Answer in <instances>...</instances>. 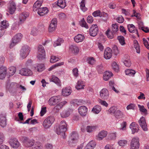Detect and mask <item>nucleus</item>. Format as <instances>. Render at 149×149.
<instances>
[{
	"mask_svg": "<svg viewBox=\"0 0 149 149\" xmlns=\"http://www.w3.org/2000/svg\"><path fill=\"white\" fill-rule=\"evenodd\" d=\"M67 129V125L65 121L61 122L59 127L56 130V133L58 135L61 134L62 136L65 135V132Z\"/></svg>",
	"mask_w": 149,
	"mask_h": 149,
	"instance_id": "f257e3e1",
	"label": "nucleus"
},
{
	"mask_svg": "<svg viewBox=\"0 0 149 149\" xmlns=\"http://www.w3.org/2000/svg\"><path fill=\"white\" fill-rule=\"evenodd\" d=\"M78 135L75 132H73L71 134L70 139L68 141V144L71 146H75L78 141Z\"/></svg>",
	"mask_w": 149,
	"mask_h": 149,
	"instance_id": "f03ea898",
	"label": "nucleus"
},
{
	"mask_svg": "<svg viewBox=\"0 0 149 149\" xmlns=\"http://www.w3.org/2000/svg\"><path fill=\"white\" fill-rule=\"evenodd\" d=\"M30 51V48L27 45L23 46L20 51V56L21 59L25 58Z\"/></svg>",
	"mask_w": 149,
	"mask_h": 149,
	"instance_id": "7ed1b4c3",
	"label": "nucleus"
},
{
	"mask_svg": "<svg viewBox=\"0 0 149 149\" xmlns=\"http://www.w3.org/2000/svg\"><path fill=\"white\" fill-rule=\"evenodd\" d=\"M22 35L20 33H19L15 35L13 38L12 41L10 45V48H13L19 42L22 38Z\"/></svg>",
	"mask_w": 149,
	"mask_h": 149,
	"instance_id": "20e7f679",
	"label": "nucleus"
},
{
	"mask_svg": "<svg viewBox=\"0 0 149 149\" xmlns=\"http://www.w3.org/2000/svg\"><path fill=\"white\" fill-rule=\"evenodd\" d=\"M54 120L55 119L53 116H48L44 120L42 124L43 126L46 129L49 127L54 123Z\"/></svg>",
	"mask_w": 149,
	"mask_h": 149,
	"instance_id": "39448f33",
	"label": "nucleus"
},
{
	"mask_svg": "<svg viewBox=\"0 0 149 149\" xmlns=\"http://www.w3.org/2000/svg\"><path fill=\"white\" fill-rule=\"evenodd\" d=\"M139 139L138 137H134L132 139L130 144V149H139Z\"/></svg>",
	"mask_w": 149,
	"mask_h": 149,
	"instance_id": "423d86ee",
	"label": "nucleus"
},
{
	"mask_svg": "<svg viewBox=\"0 0 149 149\" xmlns=\"http://www.w3.org/2000/svg\"><path fill=\"white\" fill-rule=\"evenodd\" d=\"M138 123L139 125L144 131H148V128L145 118L143 116L141 117L139 120Z\"/></svg>",
	"mask_w": 149,
	"mask_h": 149,
	"instance_id": "0eeeda50",
	"label": "nucleus"
},
{
	"mask_svg": "<svg viewBox=\"0 0 149 149\" xmlns=\"http://www.w3.org/2000/svg\"><path fill=\"white\" fill-rule=\"evenodd\" d=\"M59 96H54L51 97L48 101V103L50 105H54L61 101Z\"/></svg>",
	"mask_w": 149,
	"mask_h": 149,
	"instance_id": "6e6552de",
	"label": "nucleus"
},
{
	"mask_svg": "<svg viewBox=\"0 0 149 149\" xmlns=\"http://www.w3.org/2000/svg\"><path fill=\"white\" fill-rule=\"evenodd\" d=\"M98 28L96 25H92L89 29V34L92 36H95L98 32Z\"/></svg>",
	"mask_w": 149,
	"mask_h": 149,
	"instance_id": "1a4fd4ad",
	"label": "nucleus"
},
{
	"mask_svg": "<svg viewBox=\"0 0 149 149\" xmlns=\"http://www.w3.org/2000/svg\"><path fill=\"white\" fill-rule=\"evenodd\" d=\"M9 143L11 146L13 148H17L20 145L19 142L16 138L10 139L9 140Z\"/></svg>",
	"mask_w": 149,
	"mask_h": 149,
	"instance_id": "9d476101",
	"label": "nucleus"
},
{
	"mask_svg": "<svg viewBox=\"0 0 149 149\" xmlns=\"http://www.w3.org/2000/svg\"><path fill=\"white\" fill-rule=\"evenodd\" d=\"M34 143V140L33 139H30L27 137L24 138L23 143L26 147H30V148L33 146Z\"/></svg>",
	"mask_w": 149,
	"mask_h": 149,
	"instance_id": "9b49d317",
	"label": "nucleus"
},
{
	"mask_svg": "<svg viewBox=\"0 0 149 149\" xmlns=\"http://www.w3.org/2000/svg\"><path fill=\"white\" fill-rule=\"evenodd\" d=\"M112 52L111 49L109 47H107L105 50L104 54V58L106 59H109L112 57Z\"/></svg>",
	"mask_w": 149,
	"mask_h": 149,
	"instance_id": "f8f14e48",
	"label": "nucleus"
},
{
	"mask_svg": "<svg viewBox=\"0 0 149 149\" xmlns=\"http://www.w3.org/2000/svg\"><path fill=\"white\" fill-rule=\"evenodd\" d=\"M16 5L14 2H10L8 7V12L11 14H13L16 10Z\"/></svg>",
	"mask_w": 149,
	"mask_h": 149,
	"instance_id": "ddd939ff",
	"label": "nucleus"
},
{
	"mask_svg": "<svg viewBox=\"0 0 149 149\" xmlns=\"http://www.w3.org/2000/svg\"><path fill=\"white\" fill-rule=\"evenodd\" d=\"M29 13L28 12H24L20 14L19 16V24L23 23L25 21L26 18L29 16Z\"/></svg>",
	"mask_w": 149,
	"mask_h": 149,
	"instance_id": "4468645a",
	"label": "nucleus"
},
{
	"mask_svg": "<svg viewBox=\"0 0 149 149\" xmlns=\"http://www.w3.org/2000/svg\"><path fill=\"white\" fill-rule=\"evenodd\" d=\"M57 25V21L56 18L53 19L51 21L49 28V32L54 31Z\"/></svg>",
	"mask_w": 149,
	"mask_h": 149,
	"instance_id": "2eb2a0df",
	"label": "nucleus"
},
{
	"mask_svg": "<svg viewBox=\"0 0 149 149\" xmlns=\"http://www.w3.org/2000/svg\"><path fill=\"white\" fill-rule=\"evenodd\" d=\"M100 93V95L102 98L106 99L108 97L109 95L108 91L106 88L102 89Z\"/></svg>",
	"mask_w": 149,
	"mask_h": 149,
	"instance_id": "dca6fc26",
	"label": "nucleus"
},
{
	"mask_svg": "<svg viewBox=\"0 0 149 149\" xmlns=\"http://www.w3.org/2000/svg\"><path fill=\"white\" fill-rule=\"evenodd\" d=\"M138 126V125L135 122H132L130 124V128L132 130V134L138 132L139 130Z\"/></svg>",
	"mask_w": 149,
	"mask_h": 149,
	"instance_id": "f3484780",
	"label": "nucleus"
},
{
	"mask_svg": "<svg viewBox=\"0 0 149 149\" xmlns=\"http://www.w3.org/2000/svg\"><path fill=\"white\" fill-rule=\"evenodd\" d=\"M19 74L22 75L28 76L32 75V72L30 70L24 68L20 70Z\"/></svg>",
	"mask_w": 149,
	"mask_h": 149,
	"instance_id": "a211bd4d",
	"label": "nucleus"
},
{
	"mask_svg": "<svg viewBox=\"0 0 149 149\" xmlns=\"http://www.w3.org/2000/svg\"><path fill=\"white\" fill-rule=\"evenodd\" d=\"M67 103V102L65 101L61 102L54 107L53 111L56 112H58Z\"/></svg>",
	"mask_w": 149,
	"mask_h": 149,
	"instance_id": "6ab92c4d",
	"label": "nucleus"
},
{
	"mask_svg": "<svg viewBox=\"0 0 149 149\" xmlns=\"http://www.w3.org/2000/svg\"><path fill=\"white\" fill-rule=\"evenodd\" d=\"M7 74V68L6 67L2 66L0 68V79H4Z\"/></svg>",
	"mask_w": 149,
	"mask_h": 149,
	"instance_id": "aec40b11",
	"label": "nucleus"
},
{
	"mask_svg": "<svg viewBox=\"0 0 149 149\" xmlns=\"http://www.w3.org/2000/svg\"><path fill=\"white\" fill-rule=\"evenodd\" d=\"M93 15L95 17H101L103 16L106 17V18L108 17L107 14L104 12L101 13L99 10H97L94 11L93 13Z\"/></svg>",
	"mask_w": 149,
	"mask_h": 149,
	"instance_id": "412c9836",
	"label": "nucleus"
},
{
	"mask_svg": "<svg viewBox=\"0 0 149 149\" xmlns=\"http://www.w3.org/2000/svg\"><path fill=\"white\" fill-rule=\"evenodd\" d=\"M78 112L81 116H85L86 114L87 108L85 106H81L79 107L78 109Z\"/></svg>",
	"mask_w": 149,
	"mask_h": 149,
	"instance_id": "4be33fe9",
	"label": "nucleus"
},
{
	"mask_svg": "<svg viewBox=\"0 0 149 149\" xmlns=\"http://www.w3.org/2000/svg\"><path fill=\"white\" fill-rule=\"evenodd\" d=\"M85 86V83L81 80H79L76 85L75 86V88L77 90H79L84 88V87Z\"/></svg>",
	"mask_w": 149,
	"mask_h": 149,
	"instance_id": "5701e85b",
	"label": "nucleus"
},
{
	"mask_svg": "<svg viewBox=\"0 0 149 149\" xmlns=\"http://www.w3.org/2000/svg\"><path fill=\"white\" fill-rule=\"evenodd\" d=\"M48 10L46 7H43L39 8L38 11V13L40 16H43L47 14L48 12Z\"/></svg>",
	"mask_w": 149,
	"mask_h": 149,
	"instance_id": "b1692460",
	"label": "nucleus"
},
{
	"mask_svg": "<svg viewBox=\"0 0 149 149\" xmlns=\"http://www.w3.org/2000/svg\"><path fill=\"white\" fill-rule=\"evenodd\" d=\"M71 92L72 90L70 87H66L62 89V94L64 96L69 95H70Z\"/></svg>",
	"mask_w": 149,
	"mask_h": 149,
	"instance_id": "393cba45",
	"label": "nucleus"
},
{
	"mask_svg": "<svg viewBox=\"0 0 149 149\" xmlns=\"http://www.w3.org/2000/svg\"><path fill=\"white\" fill-rule=\"evenodd\" d=\"M127 28L129 31L131 33L135 32V33L139 36L137 30L136 29L134 26L132 24H129L127 25Z\"/></svg>",
	"mask_w": 149,
	"mask_h": 149,
	"instance_id": "a878e982",
	"label": "nucleus"
},
{
	"mask_svg": "<svg viewBox=\"0 0 149 149\" xmlns=\"http://www.w3.org/2000/svg\"><path fill=\"white\" fill-rule=\"evenodd\" d=\"M6 125V117L4 115H0V125L2 127H4Z\"/></svg>",
	"mask_w": 149,
	"mask_h": 149,
	"instance_id": "bb28decb",
	"label": "nucleus"
},
{
	"mask_svg": "<svg viewBox=\"0 0 149 149\" xmlns=\"http://www.w3.org/2000/svg\"><path fill=\"white\" fill-rule=\"evenodd\" d=\"M35 70L39 72H41L45 69L44 65L43 64H36L33 66Z\"/></svg>",
	"mask_w": 149,
	"mask_h": 149,
	"instance_id": "cd10ccee",
	"label": "nucleus"
},
{
	"mask_svg": "<svg viewBox=\"0 0 149 149\" xmlns=\"http://www.w3.org/2000/svg\"><path fill=\"white\" fill-rule=\"evenodd\" d=\"M107 132L106 131H102L98 134L97 137V139L99 140H102L103 138L107 136Z\"/></svg>",
	"mask_w": 149,
	"mask_h": 149,
	"instance_id": "c85d7f7f",
	"label": "nucleus"
},
{
	"mask_svg": "<svg viewBox=\"0 0 149 149\" xmlns=\"http://www.w3.org/2000/svg\"><path fill=\"white\" fill-rule=\"evenodd\" d=\"M113 74L112 72L110 71H106L103 74V79L105 81H107L112 76Z\"/></svg>",
	"mask_w": 149,
	"mask_h": 149,
	"instance_id": "c756f323",
	"label": "nucleus"
},
{
	"mask_svg": "<svg viewBox=\"0 0 149 149\" xmlns=\"http://www.w3.org/2000/svg\"><path fill=\"white\" fill-rule=\"evenodd\" d=\"M96 142L92 140L90 141L85 147L84 149H93L96 146Z\"/></svg>",
	"mask_w": 149,
	"mask_h": 149,
	"instance_id": "7c9ffc66",
	"label": "nucleus"
},
{
	"mask_svg": "<svg viewBox=\"0 0 149 149\" xmlns=\"http://www.w3.org/2000/svg\"><path fill=\"white\" fill-rule=\"evenodd\" d=\"M49 80L50 82H54L58 86H61L60 81L57 77L53 75L51 78H49Z\"/></svg>",
	"mask_w": 149,
	"mask_h": 149,
	"instance_id": "2f4dec72",
	"label": "nucleus"
},
{
	"mask_svg": "<svg viewBox=\"0 0 149 149\" xmlns=\"http://www.w3.org/2000/svg\"><path fill=\"white\" fill-rule=\"evenodd\" d=\"M85 39V37L81 34H78L75 36L74 38V41L77 42H82Z\"/></svg>",
	"mask_w": 149,
	"mask_h": 149,
	"instance_id": "473e14b6",
	"label": "nucleus"
},
{
	"mask_svg": "<svg viewBox=\"0 0 149 149\" xmlns=\"http://www.w3.org/2000/svg\"><path fill=\"white\" fill-rule=\"evenodd\" d=\"M42 2V0H38L34 4L33 6V10H36L40 8Z\"/></svg>",
	"mask_w": 149,
	"mask_h": 149,
	"instance_id": "72a5a7b5",
	"label": "nucleus"
},
{
	"mask_svg": "<svg viewBox=\"0 0 149 149\" xmlns=\"http://www.w3.org/2000/svg\"><path fill=\"white\" fill-rule=\"evenodd\" d=\"M43 147L42 144L38 142L34 143L33 146L30 149H42Z\"/></svg>",
	"mask_w": 149,
	"mask_h": 149,
	"instance_id": "f704fd0d",
	"label": "nucleus"
},
{
	"mask_svg": "<svg viewBox=\"0 0 149 149\" xmlns=\"http://www.w3.org/2000/svg\"><path fill=\"white\" fill-rule=\"evenodd\" d=\"M71 111V109H68L67 110L63 111L61 113V117L63 118H65L68 117L70 116Z\"/></svg>",
	"mask_w": 149,
	"mask_h": 149,
	"instance_id": "c9c22d12",
	"label": "nucleus"
},
{
	"mask_svg": "<svg viewBox=\"0 0 149 149\" xmlns=\"http://www.w3.org/2000/svg\"><path fill=\"white\" fill-rule=\"evenodd\" d=\"M125 72L126 75L132 77H134L136 73V72L134 70L131 69L126 70Z\"/></svg>",
	"mask_w": 149,
	"mask_h": 149,
	"instance_id": "e433bc0d",
	"label": "nucleus"
},
{
	"mask_svg": "<svg viewBox=\"0 0 149 149\" xmlns=\"http://www.w3.org/2000/svg\"><path fill=\"white\" fill-rule=\"evenodd\" d=\"M70 49L73 53H78L79 51V48L75 45H71L70 47Z\"/></svg>",
	"mask_w": 149,
	"mask_h": 149,
	"instance_id": "4c0bfd02",
	"label": "nucleus"
},
{
	"mask_svg": "<svg viewBox=\"0 0 149 149\" xmlns=\"http://www.w3.org/2000/svg\"><path fill=\"white\" fill-rule=\"evenodd\" d=\"M133 45L134 47L136 49V52L137 53L139 54L140 52V49L138 41L136 40H134L133 41Z\"/></svg>",
	"mask_w": 149,
	"mask_h": 149,
	"instance_id": "58836bf2",
	"label": "nucleus"
},
{
	"mask_svg": "<svg viewBox=\"0 0 149 149\" xmlns=\"http://www.w3.org/2000/svg\"><path fill=\"white\" fill-rule=\"evenodd\" d=\"M101 107L99 105H96L93 108L92 111L95 114H98L101 110Z\"/></svg>",
	"mask_w": 149,
	"mask_h": 149,
	"instance_id": "ea45409f",
	"label": "nucleus"
},
{
	"mask_svg": "<svg viewBox=\"0 0 149 149\" xmlns=\"http://www.w3.org/2000/svg\"><path fill=\"white\" fill-rule=\"evenodd\" d=\"M57 5L60 8H63L66 6V3L65 0H58Z\"/></svg>",
	"mask_w": 149,
	"mask_h": 149,
	"instance_id": "a19ab883",
	"label": "nucleus"
},
{
	"mask_svg": "<svg viewBox=\"0 0 149 149\" xmlns=\"http://www.w3.org/2000/svg\"><path fill=\"white\" fill-rule=\"evenodd\" d=\"M85 0H82L80 3V8L84 12L86 11L87 10V8L85 7Z\"/></svg>",
	"mask_w": 149,
	"mask_h": 149,
	"instance_id": "79ce46f5",
	"label": "nucleus"
},
{
	"mask_svg": "<svg viewBox=\"0 0 149 149\" xmlns=\"http://www.w3.org/2000/svg\"><path fill=\"white\" fill-rule=\"evenodd\" d=\"M96 128V126H88L86 128L87 132L91 133L94 131Z\"/></svg>",
	"mask_w": 149,
	"mask_h": 149,
	"instance_id": "37998d69",
	"label": "nucleus"
},
{
	"mask_svg": "<svg viewBox=\"0 0 149 149\" xmlns=\"http://www.w3.org/2000/svg\"><path fill=\"white\" fill-rule=\"evenodd\" d=\"M116 111V107L115 106H112L107 111V112L108 114L114 115Z\"/></svg>",
	"mask_w": 149,
	"mask_h": 149,
	"instance_id": "c03bdc74",
	"label": "nucleus"
},
{
	"mask_svg": "<svg viewBox=\"0 0 149 149\" xmlns=\"http://www.w3.org/2000/svg\"><path fill=\"white\" fill-rule=\"evenodd\" d=\"M64 42L63 40L61 38H58L57 40L55 41L54 43V46L55 47L57 46H59L61 45Z\"/></svg>",
	"mask_w": 149,
	"mask_h": 149,
	"instance_id": "a18cd8bd",
	"label": "nucleus"
},
{
	"mask_svg": "<svg viewBox=\"0 0 149 149\" xmlns=\"http://www.w3.org/2000/svg\"><path fill=\"white\" fill-rule=\"evenodd\" d=\"M114 33L112 31H111L110 29H108L106 32V34L109 38L112 39L113 37V33Z\"/></svg>",
	"mask_w": 149,
	"mask_h": 149,
	"instance_id": "49530a36",
	"label": "nucleus"
},
{
	"mask_svg": "<svg viewBox=\"0 0 149 149\" xmlns=\"http://www.w3.org/2000/svg\"><path fill=\"white\" fill-rule=\"evenodd\" d=\"M123 113L119 110H117L114 116L117 118H120L123 116Z\"/></svg>",
	"mask_w": 149,
	"mask_h": 149,
	"instance_id": "de8ad7c7",
	"label": "nucleus"
},
{
	"mask_svg": "<svg viewBox=\"0 0 149 149\" xmlns=\"http://www.w3.org/2000/svg\"><path fill=\"white\" fill-rule=\"evenodd\" d=\"M9 70L8 74L10 76H11L15 74L16 72V69L15 67L12 66L9 68Z\"/></svg>",
	"mask_w": 149,
	"mask_h": 149,
	"instance_id": "09e8293b",
	"label": "nucleus"
},
{
	"mask_svg": "<svg viewBox=\"0 0 149 149\" xmlns=\"http://www.w3.org/2000/svg\"><path fill=\"white\" fill-rule=\"evenodd\" d=\"M16 84V83L13 82L10 83L9 82H8L6 84V88L9 91L14 87L15 84Z\"/></svg>",
	"mask_w": 149,
	"mask_h": 149,
	"instance_id": "8fccbe9b",
	"label": "nucleus"
},
{
	"mask_svg": "<svg viewBox=\"0 0 149 149\" xmlns=\"http://www.w3.org/2000/svg\"><path fill=\"white\" fill-rule=\"evenodd\" d=\"M79 24L82 27H84L87 29L89 28L88 25L86 23L84 18H83L81 21L80 22Z\"/></svg>",
	"mask_w": 149,
	"mask_h": 149,
	"instance_id": "3c124183",
	"label": "nucleus"
},
{
	"mask_svg": "<svg viewBox=\"0 0 149 149\" xmlns=\"http://www.w3.org/2000/svg\"><path fill=\"white\" fill-rule=\"evenodd\" d=\"M111 66L113 69L116 72H118L119 70V68L118 65L117 63L115 62L112 63Z\"/></svg>",
	"mask_w": 149,
	"mask_h": 149,
	"instance_id": "603ef678",
	"label": "nucleus"
},
{
	"mask_svg": "<svg viewBox=\"0 0 149 149\" xmlns=\"http://www.w3.org/2000/svg\"><path fill=\"white\" fill-rule=\"evenodd\" d=\"M117 39L121 45H123L125 44L124 38L123 36H118L117 37Z\"/></svg>",
	"mask_w": 149,
	"mask_h": 149,
	"instance_id": "864d4df0",
	"label": "nucleus"
},
{
	"mask_svg": "<svg viewBox=\"0 0 149 149\" xmlns=\"http://www.w3.org/2000/svg\"><path fill=\"white\" fill-rule=\"evenodd\" d=\"M127 141L124 139L118 141V144L120 146H124L127 144Z\"/></svg>",
	"mask_w": 149,
	"mask_h": 149,
	"instance_id": "5fc2aeb1",
	"label": "nucleus"
},
{
	"mask_svg": "<svg viewBox=\"0 0 149 149\" xmlns=\"http://www.w3.org/2000/svg\"><path fill=\"white\" fill-rule=\"evenodd\" d=\"M1 26L4 29H6L9 26L7 20H5L1 22Z\"/></svg>",
	"mask_w": 149,
	"mask_h": 149,
	"instance_id": "6e6d98bb",
	"label": "nucleus"
},
{
	"mask_svg": "<svg viewBox=\"0 0 149 149\" xmlns=\"http://www.w3.org/2000/svg\"><path fill=\"white\" fill-rule=\"evenodd\" d=\"M138 105L141 111L144 113L145 114L147 113V110L143 106H141L140 104H138Z\"/></svg>",
	"mask_w": 149,
	"mask_h": 149,
	"instance_id": "4d7b16f0",
	"label": "nucleus"
},
{
	"mask_svg": "<svg viewBox=\"0 0 149 149\" xmlns=\"http://www.w3.org/2000/svg\"><path fill=\"white\" fill-rule=\"evenodd\" d=\"M45 57V53H38L37 55L38 58L40 60H42L44 59Z\"/></svg>",
	"mask_w": 149,
	"mask_h": 149,
	"instance_id": "13d9d810",
	"label": "nucleus"
},
{
	"mask_svg": "<svg viewBox=\"0 0 149 149\" xmlns=\"http://www.w3.org/2000/svg\"><path fill=\"white\" fill-rule=\"evenodd\" d=\"M87 63L93 65L95 63V60L93 58H89L87 59Z\"/></svg>",
	"mask_w": 149,
	"mask_h": 149,
	"instance_id": "bf43d9fd",
	"label": "nucleus"
},
{
	"mask_svg": "<svg viewBox=\"0 0 149 149\" xmlns=\"http://www.w3.org/2000/svg\"><path fill=\"white\" fill-rule=\"evenodd\" d=\"M59 60V58L56 56H51L50 61L51 63H55Z\"/></svg>",
	"mask_w": 149,
	"mask_h": 149,
	"instance_id": "052dcab7",
	"label": "nucleus"
},
{
	"mask_svg": "<svg viewBox=\"0 0 149 149\" xmlns=\"http://www.w3.org/2000/svg\"><path fill=\"white\" fill-rule=\"evenodd\" d=\"M125 65L128 67H130L131 65V62L130 59H125L123 62Z\"/></svg>",
	"mask_w": 149,
	"mask_h": 149,
	"instance_id": "680f3d73",
	"label": "nucleus"
},
{
	"mask_svg": "<svg viewBox=\"0 0 149 149\" xmlns=\"http://www.w3.org/2000/svg\"><path fill=\"white\" fill-rule=\"evenodd\" d=\"M38 53H45L44 47L41 45H39L38 47Z\"/></svg>",
	"mask_w": 149,
	"mask_h": 149,
	"instance_id": "e2e57ef3",
	"label": "nucleus"
},
{
	"mask_svg": "<svg viewBox=\"0 0 149 149\" xmlns=\"http://www.w3.org/2000/svg\"><path fill=\"white\" fill-rule=\"evenodd\" d=\"M98 101L101 104L104 106L107 107L108 106V104L105 101L99 99H98Z\"/></svg>",
	"mask_w": 149,
	"mask_h": 149,
	"instance_id": "0e129e2a",
	"label": "nucleus"
},
{
	"mask_svg": "<svg viewBox=\"0 0 149 149\" xmlns=\"http://www.w3.org/2000/svg\"><path fill=\"white\" fill-rule=\"evenodd\" d=\"M38 30L36 28H33L31 31V34L33 36H36L38 34Z\"/></svg>",
	"mask_w": 149,
	"mask_h": 149,
	"instance_id": "69168bd1",
	"label": "nucleus"
},
{
	"mask_svg": "<svg viewBox=\"0 0 149 149\" xmlns=\"http://www.w3.org/2000/svg\"><path fill=\"white\" fill-rule=\"evenodd\" d=\"M112 31L113 32L117 31L118 30V26L116 24H113L112 25Z\"/></svg>",
	"mask_w": 149,
	"mask_h": 149,
	"instance_id": "338daca9",
	"label": "nucleus"
},
{
	"mask_svg": "<svg viewBox=\"0 0 149 149\" xmlns=\"http://www.w3.org/2000/svg\"><path fill=\"white\" fill-rule=\"evenodd\" d=\"M105 149H115V147L113 145L107 144L105 147Z\"/></svg>",
	"mask_w": 149,
	"mask_h": 149,
	"instance_id": "774afa93",
	"label": "nucleus"
}]
</instances>
